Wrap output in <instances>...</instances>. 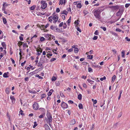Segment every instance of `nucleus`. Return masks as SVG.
<instances>
[{"label": "nucleus", "mask_w": 130, "mask_h": 130, "mask_svg": "<svg viewBox=\"0 0 130 130\" xmlns=\"http://www.w3.org/2000/svg\"><path fill=\"white\" fill-rule=\"evenodd\" d=\"M9 89L10 88H6L5 90V92L7 94H8L9 93Z\"/></svg>", "instance_id": "19"}, {"label": "nucleus", "mask_w": 130, "mask_h": 130, "mask_svg": "<svg viewBox=\"0 0 130 130\" xmlns=\"http://www.w3.org/2000/svg\"><path fill=\"white\" fill-rule=\"evenodd\" d=\"M66 2V0H60V3H61V5H62L63 4L65 5Z\"/></svg>", "instance_id": "11"}, {"label": "nucleus", "mask_w": 130, "mask_h": 130, "mask_svg": "<svg viewBox=\"0 0 130 130\" xmlns=\"http://www.w3.org/2000/svg\"><path fill=\"white\" fill-rule=\"evenodd\" d=\"M37 70H36L35 71L31 72L30 73V74H36L37 73Z\"/></svg>", "instance_id": "41"}, {"label": "nucleus", "mask_w": 130, "mask_h": 130, "mask_svg": "<svg viewBox=\"0 0 130 130\" xmlns=\"http://www.w3.org/2000/svg\"><path fill=\"white\" fill-rule=\"evenodd\" d=\"M34 125L33 126V127L34 128L37 125V122H34Z\"/></svg>", "instance_id": "38"}, {"label": "nucleus", "mask_w": 130, "mask_h": 130, "mask_svg": "<svg viewBox=\"0 0 130 130\" xmlns=\"http://www.w3.org/2000/svg\"><path fill=\"white\" fill-rule=\"evenodd\" d=\"M60 95L61 97H65V96H64V95H63V94L61 92H60Z\"/></svg>", "instance_id": "50"}, {"label": "nucleus", "mask_w": 130, "mask_h": 130, "mask_svg": "<svg viewBox=\"0 0 130 130\" xmlns=\"http://www.w3.org/2000/svg\"><path fill=\"white\" fill-rule=\"evenodd\" d=\"M63 22H61L59 25V27H62L63 26Z\"/></svg>", "instance_id": "64"}, {"label": "nucleus", "mask_w": 130, "mask_h": 130, "mask_svg": "<svg viewBox=\"0 0 130 130\" xmlns=\"http://www.w3.org/2000/svg\"><path fill=\"white\" fill-rule=\"evenodd\" d=\"M125 40L128 41H130V38L129 39L128 37H126L125 38Z\"/></svg>", "instance_id": "53"}, {"label": "nucleus", "mask_w": 130, "mask_h": 130, "mask_svg": "<svg viewBox=\"0 0 130 130\" xmlns=\"http://www.w3.org/2000/svg\"><path fill=\"white\" fill-rule=\"evenodd\" d=\"M94 34L96 35H99V31L98 30H96L95 31Z\"/></svg>", "instance_id": "52"}, {"label": "nucleus", "mask_w": 130, "mask_h": 130, "mask_svg": "<svg viewBox=\"0 0 130 130\" xmlns=\"http://www.w3.org/2000/svg\"><path fill=\"white\" fill-rule=\"evenodd\" d=\"M67 27V25L65 23H64L63 25V28L64 29L66 28Z\"/></svg>", "instance_id": "37"}, {"label": "nucleus", "mask_w": 130, "mask_h": 130, "mask_svg": "<svg viewBox=\"0 0 130 130\" xmlns=\"http://www.w3.org/2000/svg\"><path fill=\"white\" fill-rule=\"evenodd\" d=\"M52 19L53 20H58V15L56 14L52 18Z\"/></svg>", "instance_id": "12"}, {"label": "nucleus", "mask_w": 130, "mask_h": 130, "mask_svg": "<svg viewBox=\"0 0 130 130\" xmlns=\"http://www.w3.org/2000/svg\"><path fill=\"white\" fill-rule=\"evenodd\" d=\"M61 14H64L67 15L68 13V12L66 10H64L62 11H61Z\"/></svg>", "instance_id": "13"}, {"label": "nucleus", "mask_w": 130, "mask_h": 130, "mask_svg": "<svg viewBox=\"0 0 130 130\" xmlns=\"http://www.w3.org/2000/svg\"><path fill=\"white\" fill-rule=\"evenodd\" d=\"M102 11L103 10L102 9H99L94 11V15L96 18L99 19H101V13Z\"/></svg>", "instance_id": "1"}, {"label": "nucleus", "mask_w": 130, "mask_h": 130, "mask_svg": "<svg viewBox=\"0 0 130 130\" xmlns=\"http://www.w3.org/2000/svg\"><path fill=\"white\" fill-rule=\"evenodd\" d=\"M130 5V4H126L125 5V7L126 8H127L129 7Z\"/></svg>", "instance_id": "47"}, {"label": "nucleus", "mask_w": 130, "mask_h": 130, "mask_svg": "<svg viewBox=\"0 0 130 130\" xmlns=\"http://www.w3.org/2000/svg\"><path fill=\"white\" fill-rule=\"evenodd\" d=\"M44 115H43L42 114L41 115H40V116H39V118H42L44 117Z\"/></svg>", "instance_id": "57"}, {"label": "nucleus", "mask_w": 130, "mask_h": 130, "mask_svg": "<svg viewBox=\"0 0 130 130\" xmlns=\"http://www.w3.org/2000/svg\"><path fill=\"white\" fill-rule=\"evenodd\" d=\"M98 38V37L96 36H95L93 38V39L94 40H96Z\"/></svg>", "instance_id": "55"}, {"label": "nucleus", "mask_w": 130, "mask_h": 130, "mask_svg": "<svg viewBox=\"0 0 130 130\" xmlns=\"http://www.w3.org/2000/svg\"><path fill=\"white\" fill-rule=\"evenodd\" d=\"M78 106L79 109H83V105L82 104L80 103Z\"/></svg>", "instance_id": "25"}, {"label": "nucleus", "mask_w": 130, "mask_h": 130, "mask_svg": "<svg viewBox=\"0 0 130 130\" xmlns=\"http://www.w3.org/2000/svg\"><path fill=\"white\" fill-rule=\"evenodd\" d=\"M122 13L121 11L119 10L117 13L116 15L118 16H120L121 15Z\"/></svg>", "instance_id": "16"}, {"label": "nucleus", "mask_w": 130, "mask_h": 130, "mask_svg": "<svg viewBox=\"0 0 130 130\" xmlns=\"http://www.w3.org/2000/svg\"><path fill=\"white\" fill-rule=\"evenodd\" d=\"M106 77L105 76H104L103 77L100 78V80L101 81H103V80L106 79Z\"/></svg>", "instance_id": "40"}, {"label": "nucleus", "mask_w": 130, "mask_h": 130, "mask_svg": "<svg viewBox=\"0 0 130 130\" xmlns=\"http://www.w3.org/2000/svg\"><path fill=\"white\" fill-rule=\"evenodd\" d=\"M93 55H88L87 56V58L88 59H92L93 58Z\"/></svg>", "instance_id": "26"}, {"label": "nucleus", "mask_w": 130, "mask_h": 130, "mask_svg": "<svg viewBox=\"0 0 130 130\" xmlns=\"http://www.w3.org/2000/svg\"><path fill=\"white\" fill-rule=\"evenodd\" d=\"M40 28L41 30H43V29H44L45 28L44 27V25H41V26L40 27Z\"/></svg>", "instance_id": "59"}, {"label": "nucleus", "mask_w": 130, "mask_h": 130, "mask_svg": "<svg viewBox=\"0 0 130 130\" xmlns=\"http://www.w3.org/2000/svg\"><path fill=\"white\" fill-rule=\"evenodd\" d=\"M82 95L81 94H79L78 95L77 98L79 100H81L82 99Z\"/></svg>", "instance_id": "23"}, {"label": "nucleus", "mask_w": 130, "mask_h": 130, "mask_svg": "<svg viewBox=\"0 0 130 130\" xmlns=\"http://www.w3.org/2000/svg\"><path fill=\"white\" fill-rule=\"evenodd\" d=\"M42 51L41 50V51H37V55H38V56H39L41 54V53H42Z\"/></svg>", "instance_id": "44"}, {"label": "nucleus", "mask_w": 130, "mask_h": 130, "mask_svg": "<svg viewBox=\"0 0 130 130\" xmlns=\"http://www.w3.org/2000/svg\"><path fill=\"white\" fill-rule=\"evenodd\" d=\"M116 31L120 32H121L122 30L120 29L119 28H117L116 29Z\"/></svg>", "instance_id": "48"}, {"label": "nucleus", "mask_w": 130, "mask_h": 130, "mask_svg": "<svg viewBox=\"0 0 130 130\" xmlns=\"http://www.w3.org/2000/svg\"><path fill=\"white\" fill-rule=\"evenodd\" d=\"M46 95L45 94H42L41 96V98L42 99L43 98H44L46 97Z\"/></svg>", "instance_id": "31"}, {"label": "nucleus", "mask_w": 130, "mask_h": 130, "mask_svg": "<svg viewBox=\"0 0 130 130\" xmlns=\"http://www.w3.org/2000/svg\"><path fill=\"white\" fill-rule=\"evenodd\" d=\"M122 57H124L125 52L122 51L121 52Z\"/></svg>", "instance_id": "36"}, {"label": "nucleus", "mask_w": 130, "mask_h": 130, "mask_svg": "<svg viewBox=\"0 0 130 130\" xmlns=\"http://www.w3.org/2000/svg\"><path fill=\"white\" fill-rule=\"evenodd\" d=\"M51 35H52L49 34H45L44 35V37L47 40H50L51 39Z\"/></svg>", "instance_id": "8"}, {"label": "nucleus", "mask_w": 130, "mask_h": 130, "mask_svg": "<svg viewBox=\"0 0 130 130\" xmlns=\"http://www.w3.org/2000/svg\"><path fill=\"white\" fill-rule=\"evenodd\" d=\"M52 54H50V53H48L47 55H46V56H47L48 57V58H50L48 56H52Z\"/></svg>", "instance_id": "60"}, {"label": "nucleus", "mask_w": 130, "mask_h": 130, "mask_svg": "<svg viewBox=\"0 0 130 130\" xmlns=\"http://www.w3.org/2000/svg\"><path fill=\"white\" fill-rule=\"evenodd\" d=\"M94 125L93 124L90 127V130H94Z\"/></svg>", "instance_id": "33"}, {"label": "nucleus", "mask_w": 130, "mask_h": 130, "mask_svg": "<svg viewBox=\"0 0 130 130\" xmlns=\"http://www.w3.org/2000/svg\"><path fill=\"white\" fill-rule=\"evenodd\" d=\"M53 91L54 90L53 89H51L50 90L49 92L47 94L48 96H49L51 95L52 93L53 92Z\"/></svg>", "instance_id": "15"}, {"label": "nucleus", "mask_w": 130, "mask_h": 130, "mask_svg": "<svg viewBox=\"0 0 130 130\" xmlns=\"http://www.w3.org/2000/svg\"><path fill=\"white\" fill-rule=\"evenodd\" d=\"M116 76L115 75H113L112 77V82H113L116 79Z\"/></svg>", "instance_id": "32"}, {"label": "nucleus", "mask_w": 130, "mask_h": 130, "mask_svg": "<svg viewBox=\"0 0 130 130\" xmlns=\"http://www.w3.org/2000/svg\"><path fill=\"white\" fill-rule=\"evenodd\" d=\"M20 109V110L19 112V113L21 115H24V113H23V111L21 110V108Z\"/></svg>", "instance_id": "45"}, {"label": "nucleus", "mask_w": 130, "mask_h": 130, "mask_svg": "<svg viewBox=\"0 0 130 130\" xmlns=\"http://www.w3.org/2000/svg\"><path fill=\"white\" fill-rule=\"evenodd\" d=\"M71 20V17H69V19L68 20V21H67L68 23L69 24Z\"/></svg>", "instance_id": "49"}, {"label": "nucleus", "mask_w": 130, "mask_h": 130, "mask_svg": "<svg viewBox=\"0 0 130 130\" xmlns=\"http://www.w3.org/2000/svg\"><path fill=\"white\" fill-rule=\"evenodd\" d=\"M35 77H38L39 79H42L43 77L41 76H40L39 74H36L35 75Z\"/></svg>", "instance_id": "30"}, {"label": "nucleus", "mask_w": 130, "mask_h": 130, "mask_svg": "<svg viewBox=\"0 0 130 130\" xmlns=\"http://www.w3.org/2000/svg\"><path fill=\"white\" fill-rule=\"evenodd\" d=\"M111 33L112 35H114L117 37L118 36V35L117 34L113 31L111 32Z\"/></svg>", "instance_id": "34"}, {"label": "nucleus", "mask_w": 130, "mask_h": 130, "mask_svg": "<svg viewBox=\"0 0 130 130\" xmlns=\"http://www.w3.org/2000/svg\"><path fill=\"white\" fill-rule=\"evenodd\" d=\"M23 43V42L21 41H20L19 42H18V45L20 47V46L22 45Z\"/></svg>", "instance_id": "29"}, {"label": "nucleus", "mask_w": 130, "mask_h": 130, "mask_svg": "<svg viewBox=\"0 0 130 130\" xmlns=\"http://www.w3.org/2000/svg\"><path fill=\"white\" fill-rule=\"evenodd\" d=\"M87 80L88 82L89 83H90V84L91 85L92 84H93V83L94 82V81L90 79H88Z\"/></svg>", "instance_id": "22"}, {"label": "nucleus", "mask_w": 130, "mask_h": 130, "mask_svg": "<svg viewBox=\"0 0 130 130\" xmlns=\"http://www.w3.org/2000/svg\"><path fill=\"white\" fill-rule=\"evenodd\" d=\"M3 23L4 24H6L7 23V21L5 18H3Z\"/></svg>", "instance_id": "43"}, {"label": "nucleus", "mask_w": 130, "mask_h": 130, "mask_svg": "<svg viewBox=\"0 0 130 130\" xmlns=\"http://www.w3.org/2000/svg\"><path fill=\"white\" fill-rule=\"evenodd\" d=\"M50 28L55 31H57L58 32H59V29L57 28V27L54 26L53 25H51L50 27Z\"/></svg>", "instance_id": "4"}, {"label": "nucleus", "mask_w": 130, "mask_h": 130, "mask_svg": "<svg viewBox=\"0 0 130 130\" xmlns=\"http://www.w3.org/2000/svg\"><path fill=\"white\" fill-rule=\"evenodd\" d=\"M36 7V6L35 5L32 6L30 7V9L32 10H34Z\"/></svg>", "instance_id": "28"}, {"label": "nucleus", "mask_w": 130, "mask_h": 130, "mask_svg": "<svg viewBox=\"0 0 130 130\" xmlns=\"http://www.w3.org/2000/svg\"><path fill=\"white\" fill-rule=\"evenodd\" d=\"M59 81H56V86H58L59 85Z\"/></svg>", "instance_id": "61"}, {"label": "nucleus", "mask_w": 130, "mask_h": 130, "mask_svg": "<svg viewBox=\"0 0 130 130\" xmlns=\"http://www.w3.org/2000/svg\"><path fill=\"white\" fill-rule=\"evenodd\" d=\"M56 78L55 77L53 76L52 78V81H55L56 79Z\"/></svg>", "instance_id": "42"}, {"label": "nucleus", "mask_w": 130, "mask_h": 130, "mask_svg": "<svg viewBox=\"0 0 130 130\" xmlns=\"http://www.w3.org/2000/svg\"><path fill=\"white\" fill-rule=\"evenodd\" d=\"M76 123V121L74 119H73L71 120V124H72L74 125Z\"/></svg>", "instance_id": "18"}, {"label": "nucleus", "mask_w": 130, "mask_h": 130, "mask_svg": "<svg viewBox=\"0 0 130 130\" xmlns=\"http://www.w3.org/2000/svg\"><path fill=\"white\" fill-rule=\"evenodd\" d=\"M10 59L12 62V64H14L15 63V61H14V60L11 58H10Z\"/></svg>", "instance_id": "62"}, {"label": "nucleus", "mask_w": 130, "mask_h": 130, "mask_svg": "<svg viewBox=\"0 0 130 130\" xmlns=\"http://www.w3.org/2000/svg\"><path fill=\"white\" fill-rule=\"evenodd\" d=\"M8 72L4 73L3 74V77L5 78L8 77Z\"/></svg>", "instance_id": "17"}, {"label": "nucleus", "mask_w": 130, "mask_h": 130, "mask_svg": "<svg viewBox=\"0 0 130 130\" xmlns=\"http://www.w3.org/2000/svg\"><path fill=\"white\" fill-rule=\"evenodd\" d=\"M109 8H111L112 10H115L118 9L119 8V7L118 5H116L110 6Z\"/></svg>", "instance_id": "6"}, {"label": "nucleus", "mask_w": 130, "mask_h": 130, "mask_svg": "<svg viewBox=\"0 0 130 130\" xmlns=\"http://www.w3.org/2000/svg\"><path fill=\"white\" fill-rule=\"evenodd\" d=\"M74 52L75 53H78V48H74Z\"/></svg>", "instance_id": "39"}, {"label": "nucleus", "mask_w": 130, "mask_h": 130, "mask_svg": "<svg viewBox=\"0 0 130 130\" xmlns=\"http://www.w3.org/2000/svg\"><path fill=\"white\" fill-rule=\"evenodd\" d=\"M10 99L11 100L12 103H14L15 102V99L14 98V96L11 95L10 96Z\"/></svg>", "instance_id": "10"}, {"label": "nucleus", "mask_w": 130, "mask_h": 130, "mask_svg": "<svg viewBox=\"0 0 130 130\" xmlns=\"http://www.w3.org/2000/svg\"><path fill=\"white\" fill-rule=\"evenodd\" d=\"M45 39L44 37H41L40 38V41L41 42H42L45 40Z\"/></svg>", "instance_id": "35"}, {"label": "nucleus", "mask_w": 130, "mask_h": 130, "mask_svg": "<svg viewBox=\"0 0 130 130\" xmlns=\"http://www.w3.org/2000/svg\"><path fill=\"white\" fill-rule=\"evenodd\" d=\"M46 116L47 118L46 120L47 123L51 126L50 123L52 122V115L50 113L48 112L47 113Z\"/></svg>", "instance_id": "2"}, {"label": "nucleus", "mask_w": 130, "mask_h": 130, "mask_svg": "<svg viewBox=\"0 0 130 130\" xmlns=\"http://www.w3.org/2000/svg\"><path fill=\"white\" fill-rule=\"evenodd\" d=\"M56 12L57 13L59 12L60 11L59 8H57L56 9Z\"/></svg>", "instance_id": "63"}, {"label": "nucleus", "mask_w": 130, "mask_h": 130, "mask_svg": "<svg viewBox=\"0 0 130 130\" xmlns=\"http://www.w3.org/2000/svg\"><path fill=\"white\" fill-rule=\"evenodd\" d=\"M100 28L101 29H103V30L104 31H105L106 30V28L105 27H103V26H101L100 27Z\"/></svg>", "instance_id": "46"}, {"label": "nucleus", "mask_w": 130, "mask_h": 130, "mask_svg": "<svg viewBox=\"0 0 130 130\" xmlns=\"http://www.w3.org/2000/svg\"><path fill=\"white\" fill-rule=\"evenodd\" d=\"M33 108L34 110L38 109L39 108V105L37 103H35L33 105Z\"/></svg>", "instance_id": "7"}, {"label": "nucleus", "mask_w": 130, "mask_h": 130, "mask_svg": "<svg viewBox=\"0 0 130 130\" xmlns=\"http://www.w3.org/2000/svg\"><path fill=\"white\" fill-rule=\"evenodd\" d=\"M41 6L40 8L42 9H45L47 6V4L45 1L42 0L41 1Z\"/></svg>", "instance_id": "3"}, {"label": "nucleus", "mask_w": 130, "mask_h": 130, "mask_svg": "<svg viewBox=\"0 0 130 130\" xmlns=\"http://www.w3.org/2000/svg\"><path fill=\"white\" fill-rule=\"evenodd\" d=\"M93 52V51L92 50H91L89 52H87L86 53V54H87V55H88V53H90V54H91Z\"/></svg>", "instance_id": "51"}, {"label": "nucleus", "mask_w": 130, "mask_h": 130, "mask_svg": "<svg viewBox=\"0 0 130 130\" xmlns=\"http://www.w3.org/2000/svg\"><path fill=\"white\" fill-rule=\"evenodd\" d=\"M56 58H52L50 60V61L51 62H52L53 61H54L55 60H56Z\"/></svg>", "instance_id": "54"}, {"label": "nucleus", "mask_w": 130, "mask_h": 130, "mask_svg": "<svg viewBox=\"0 0 130 130\" xmlns=\"http://www.w3.org/2000/svg\"><path fill=\"white\" fill-rule=\"evenodd\" d=\"M51 38H52V39H53L54 40H55V37L54 36L52 35H51Z\"/></svg>", "instance_id": "58"}, {"label": "nucleus", "mask_w": 130, "mask_h": 130, "mask_svg": "<svg viewBox=\"0 0 130 130\" xmlns=\"http://www.w3.org/2000/svg\"><path fill=\"white\" fill-rule=\"evenodd\" d=\"M45 63V61L44 60V59L43 60H41V61L40 60L37 66L38 67H42V64L44 63Z\"/></svg>", "instance_id": "9"}, {"label": "nucleus", "mask_w": 130, "mask_h": 130, "mask_svg": "<svg viewBox=\"0 0 130 130\" xmlns=\"http://www.w3.org/2000/svg\"><path fill=\"white\" fill-rule=\"evenodd\" d=\"M44 127L45 130H50V128L49 126L47 124H45L44 125Z\"/></svg>", "instance_id": "14"}, {"label": "nucleus", "mask_w": 130, "mask_h": 130, "mask_svg": "<svg viewBox=\"0 0 130 130\" xmlns=\"http://www.w3.org/2000/svg\"><path fill=\"white\" fill-rule=\"evenodd\" d=\"M61 106L63 109L67 108L68 107L67 104L64 102H61Z\"/></svg>", "instance_id": "5"}, {"label": "nucleus", "mask_w": 130, "mask_h": 130, "mask_svg": "<svg viewBox=\"0 0 130 130\" xmlns=\"http://www.w3.org/2000/svg\"><path fill=\"white\" fill-rule=\"evenodd\" d=\"M29 92L30 93H33V94H36L37 93V92L34 90H29Z\"/></svg>", "instance_id": "24"}, {"label": "nucleus", "mask_w": 130, "mask_h": 130, "mask_svg": "<svg viewBox=\"0 0 130 130\" xmlns=\"http://www.w3.org/2000/svg\"><path fill=\"white\" fill-rule=\"evenodd\" d=\"M82 6V5L80 3H78L77 4L76 7L77 8H81Z\"/></svg>", "instance_id": "21"}, {"label": "nucleus", "mask_w": 130, "mask_h": 130, "mask_svg": "<svg viewBox=\"0 0 130 130\" xmlns=\"http://www.w3.org/2000/svg\"><path fill=\"white\" fill-rule=\"evenodd\" d=\"M122 92H123L122 90H120L119 91L120 94H119V96L118 98V99L119 100L120 99V98H121V95Z\"/></svg>", "instance_id": "20"}, {"label": "nucleus", "mask_w": 130, "mask_h": 130, "mask_svg": "<svg viewBox=\"0 0 130 130\" xmlns=\"http://www.w3.org/2000/svg\"><path fill=\"white\" fill-rule=\"evenodd\" d=\"M88 71L89 72H91L92 71V68H91L89 67L88 68Z\"/></svg>", "instance_id": "56"}, {"label": "nucleus", "mask_w": 130, "mask_h": 130, "mask_svg": "<svg viewBox=\"0 0 130 130\" xmlns=\"http://www.w3.org/2000/svg\"><path fill=\"white\" fill-rule=\"evenodd\" d=\"M2 45L4 48H6V45L4 42H3L1 43Z\"/></svg>", "instance_id": "27"}]
</instances>
